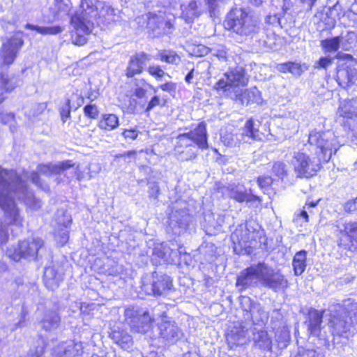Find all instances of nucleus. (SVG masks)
I'll return each instance as SVG.
<instances>
[{
	"label": "nucleus",
	"mask_w": 357,
	"mask_h": 357,
	"mask_svg": "<svg viewBox=\"0 0 357 357\" xmlns=\"http://www.w3.org/2000/svg\"><path fill=\"white\" fill-rule=\"evenodd\" d=\"M166 104V100L162 98L161 100L159 96H155L149 102L147 107L146 109V112H149L153 109L156 106H165Z\"/></svg>",
	"instance_id": "obj_51"
},
{
	"label": "nucleus",
	"mask_w": 357,
	"mask_h": 357,
	"mask_svg": "<svg viewBox=\"0 0 357 357\" xmlns=\"http://www.w3.org/2000/svg\"><path fill=\"white\" fill-rule=\"evenodd\" d=\"M212 219H213V213L207 214L205 215V221L208 222V227H207V231H206L208 233L211 232V228L216 229L217 227L220 226V224L213 222V221H212Z\"/></svg>",
	"instance_id": "obj_59"
},
{
	"label": "nucleus",
	"mask_w": 357,
	"mask_h": 357,
	"mask_svg": "<svg viewBox=\"0 0 357 357\" xmlns=\"http://www.w3.org/2000/svg\"><path fill=\"white\" fill-rule=\"evenodd\" d=\"M296 357H324V355L315 349L301 348Z\"/></svg>",
	"instance_id": "obj_47"
},
{
	"label": "nucleus",
	"mask_w": 357,
	"mask_h": 357,
	"mask_svg": "<svg viewBox=\"0 0 357 357\" xmlns=\"http://www.w3.org/2000/svg\"><path fill=\"white\" fill-rule=\"evenodd\" d=\"M181 8L182 10L181 17L187 23L192 22L195 18L201 15L197 1L195 0H191L188 4H182Z\"/></svg>",
	"instance_id": "obj_35"
},
{
	"label": "nucleus",
	"mask_w": 357,
	"mask_h": 357,
	"mask_svg": "<svg viewBox=\"0 0 357 357\" xmlns=\"http://www.w3.org/2000/svg\"><path fill=\"white\" fill-rule=\"evenodd\" d=\"M211 17H217L220 15L221 7L226 3L227 0H205Z\"/></svg>",
	"instance_id": "obj_42"
},
{
	"label": "nucleus",
	"mask_w": 357,
	"mask_h": 357,
	"mask_svg": "<svg viewBox=\"0 0 357 357\" xmlns=\"http://www.w3.org/2000/svg\"><path fill=\"white\" fill-rule=\"evenodd\" d=\"M16 200L23 202L33 210L41 207L40 201L33 196L16 171L0 167V208L3 212L4 222L7 225L22 226L24 218L21 215Z\"/></svg>",
	"instance_id": "obj_1"
},
{
	"label": "nucleus",
	"mask_w": 357,
	"mask_h": 357,
	"mask_svg": "<svg viewBox=\"0 0 357 357\" xmlns=\"http://www.w3.org/2000/svg\"><path fill=\"white\" fill-rule=\"evenodd\" d=\"M24 178L28 177V174L25 172H24ZM29 178L31 179V181L33 183H34L35 185H36L38 186H41V181H40V176H39L38 172H31V174L29 175Z\"/></svg>",
	"instance_id": "obj_60"
},
{
	"label": "nucleus",
	"mask_w": 357,
	"mask_h": 357,
	"mask_svg": "<svg viewBox=\"0 0 357 357\" xmlns=\"http://www.w3.org/2000/svg\"><path fill=\"white\" fill-rule=\"evenodd\" d=\"M176 251L171 249L167 244L165 243L155 244L152 250V255L153 256L166 261H169V259L176 256Z\"/></svg>",
	"instance_id": "obj_37"
},
{
	"label": "nucleus",
	"mask_w": 357,
	"mask_h": 357,
	"mask_svg": "<svg viewBox=\"0 0 357 357\" xmlns=\"http://www.w3.org/2000/svg\"><path fill=\"white\" fill-rule=\"evenodd\" d=\"M228 195L230 198L238 202H251L257 200L259 198L252 194L250 190H248L243 185H231L228 187Z\"/></svg>",
	"instance_id": "obj_24"
},
{
	"label": "nucleus",
	"mask_w": 357,
	"mask_h": 357,
	"mask_svg": "<svg viewBox=\"0 0 357 357\" xmlns=\"http://www.w3.org/2000/svg\"><path fill=\"white\" fill-rule=\"evenodd\" d=\"M160 337L169 344L176 342L182 335V331L176 323L166 315H163L158 324Z\"/></svg>",
	"instance_id": "obj_16"
},
{
	"label": "nucleus",
	"mask_w": 357,
	"mask_h": 357,
	"mask_svg": "<svg viewBox=\"0 0 357 357\" xmlns=\"http://www.w3.org/2000/svg\"><path fill=\"white\" fill-rule=\"evenodd\" d=\"M112 340L123 349H129L132 344V338L123 330H113L110 334Z\"/></svg>",
	"instance_id": "obj_36"
},
{
	"label": "nucleus",
	"mask_w": 357,
	"mask_h": 357,
	"mask_svg": "<svg viewBox=\"0 0 357 357\" xmlns=\"http://www.w3.org/2000/svg\"><path fill=\"white\" fill-rule=\"evenodd\" d=\"M149 188V196L151 197L157 198L159 194L158 185L155 183H151Z\"/></svg>",
	"instance_id": "obj_62"
},
{
	"label": "nucleus",
	"mask_w": 357,
	"mask_h": 357,
	"mask_svg": "<svg viewBox=\"0 0 357 357\" xmlns=\"http://www.w3.org/2000/svg\"><path fill=\"white\" fill-rule=\"evenodd\" d=\"M266 22L272 25H279L280 24V19L277 15H268L266 17Z\"/></svg>",
	"instance_id": "obj_64"
},
{
	"label": "nucleus",
	"mask_w": 357,
	"mask_h": 357,
	"mask_svg": "<svg viewBox=\"0 0 357 357\" xmlns=\"http://www.w3.org/2000/svg\"><path fill=\"white\" fill-rule=\"evenodd\" d=\"M229 29L242 36H252L260 30V22L250 10L236 7L227 14L225 21Z\"/></svg>",
	"instance_id": "obj_6"
},
{
	"label": "nucleus",
	"mask_w": 357,
	"mask_h": 357,
	"mask_svg": "<svg viewBox=\"0 0 357 357\" xmlns=\"http://www.w3.org/2000/svg\"><path fill=\"white\" fill-rule=\"evenodd\" d=\"M321 160L317 156L310 157L305 153L294 151L291 165L297 178H309L316 175L321 169Z\"/></svg>",
	"instance_id": "obj_10"
},
{
	"label": "nucleus",
	"mask_w": 357,
	"mask_h": 357,
	"mask_svg": "<svg viewBox=\"0 0 357 357\" xmlns=\"http://www.w3.org/2000/svg\"><path fill=\"white\" fill-rule=\"evenodd\" d=\"M253 347L261 351H271L272 349V340L265 330H257L254 328L252 331Z\"/></svg>",
	"instance_id": "obj_27"
},
{
	"label": "nucleus",
	"mask_w": 357,
	"mask_h": 357,
	"mask_svg": "<svg viewBox=\"0 0 357 357\" xmlns=\"http://www.w3.org/2000/svg\"><path fill=\"white\" fill-rule=\"evenodd\" d=\"M147 26L155 36L169 34L172 32L173 25L165 17V14L159 12L158 14L149 13Z\"/></svg>",
	"instance_id": "obj_18"
},
{
	"label": "nucleus",
	"mask_w": 357,
	"mask_h": 357,
	"mask_svg": "<svg viewBox=\"0 0 357 357\" xmlns=\"http://www.w3.org/2000/svg\"><path fill=\"white\" fill-rule=\"evenodd\" d=\"M148 72L152 76L156 78H161L165 74V71L159 66H151L148 68Z\"/></svg>",
	"instance_id": "obj_55"
},
{
	"label": "nucleus",
	"mask_w": 357,
	"mask_h": 357,
	"mask_svg": "<svg viewBox=\"0 0 357 357\" xmlns=\"http://www.w3.org/2000/svg\"><path fill=\"white\" fill-rule=\"evenodd\" d=\"M344 209L347 213H353L357 211V198L349 200L345 203Z\"/></svg>",
	"instance_id": "obj_56"
},
{
	"label": "nucleus",
	"mask_w": 357,
	"mask_h": 357,
	"mask_svg": "<svg viewBox=\"0 0 357 357\" xmlns=\"http://www.w3.org/2000/svg\"><path fill=\"white\" fill-rule=\"evenodd\" d=\"M242 303L248 305V307L245 308L244 310L250 313L253 324H257L259 321L264 322V320L267 319V314L260 306V305L256 303L252 304L250 298H243Z\"/></svg>",
	"instance_id": "obj_29"
},
{
	"label": "nucleus",
	"mask_w": 357,
	"mask_h": 357,
	"mask_svg": "<svg viewBox=\"0 0 357 357\" xmlns=\"http://www.w3.org/2000/svg\"><path fill=\"white\" fill-rule=\"evenodd\" d=\"M318 202H319V200H317L316 202H306V204L303 206V210L299 213V214L298 215L299 217L303 218L305 220V222H308L309 221V215H308L307 210H310L311 208H316Z\"/></svg>",
	"instance_id": "obj_50"
},
{
	"label": "nucleus",
	"mask_w": 357,
	"mask_h": 357,
	"mask_svg": "<svg viewBox=\"0 0 357 357\" xmlns=\"http://www.w3.org/2000/svg\"><path fill=\"white\" fill-rule=\"evenodd\" d=\"M25 27L27 29L36 31L38 33L43 35L56 34L61 31V28L58 26H40L37 25H33L31 24H26Z\"/></svg>",
	"instance_id": "obj_43"
},
{
	"label": "nucleus",
	"mask_w": 357,
	"mask_h": 357,
	"mask_svg": "<svg viewBox=\"0 0 357 357\" xmlns=\"http://www.w3.org/2000/svg\"><path fill=\"white\" fill-rule=\"evenodd\" d=\"M159 57L162 61L175 65L181 61V57L173 51H163L159 54Z\"/></svg>",
	"instance_id": "obj_46"
},
{
	"label": "nucleus",
	"mask_w": 357,
	"mask_h": 357,
	"mask_svg": "<svg viewBox=\"0 0 357 357\" xmlns=\"http://www.w3.org/2000/svg\"><path fill=\"white\" fill-rule=\"evenodd\" d=\"M172 287V280L169 275L153 272L151 275L142 278L141 288L147 295L159 296H166Z\"/></svg>",
	"instance_id": "obj_11"
},
{
	"label": "nucleus",
	"mask_w": 357,
	"mask_h": 357,
	"mask_svg": "<svg viewBox=\"0 0 357 357\" xmlns=\"http://www.w3.org/2000/svg\"><path fill=\"white\" fill-rule=\"evenodd\" d=\"M211 54L218 59L220 61L226 62L227 61L228 52L226 47L223 45H216L210 48Z\"/></svg>",
	"instance_id": "obj_45"
},
{
	"label": "nucleus",
	"mask_w": 357,
	"mask_h": 357,
	"mask_svg": "<svg viewBox=\"0 0 357 357\" xmlns=\"http://www.w3.org/2000/svg\"><path fill=\"white\" fill-rule=\"evenodd\" d=\"M119 118L114 114H103L98 127L104 130H112L119 126Z\"/></svg>",
	"instance_id": "obj_40"
},
{
	"label": "nucleus",
	"mask_w": 357,
	"mask_h": 357,
	"mask_svg": "<svg viewBox=\"0 0 357 357\" xmlns=\"http://www.w3.org/2000/svg\"><path fill=\"white\" fill-rule=\"evenodd\" d=\"M61 323V317L56 310H45L40 319L39 324L46 331L56 329Z\"/></svg>",
	"instance_id": "obj_26"
},
{
	"label": "nucleus",
	"mask_w": 357,
	"mask_h": 357,
	"mask_svg": "<svg viewBox=\"0 0 357 357\" xmlns=\"http://www.w3.org/2000/svg\"><path fill=\"white\" fill-rule=\"evenodd\" d=\"M150 59V55L143 52L131 56L125 70L126 76L128 78H132L137 75H140L143 72L146 63Z\"/></svg>",
	"instance_id": "obj_21"
},
{
	"label": "nucleus",
	"mask_w": 357,
	"mask_h": 357,
	"mask_svg": "<svg viewBox=\"0 0 357 357\" xmlns=\"http://www.w3.org/2000/svg\"><path fill=\"white\" fill-rule=\"evenodd\" d=\"M261 284L275 292L284 291L288 287V280L280 271L263 264Z\"/></svg>",
	"instance_id": "obj_12"
},
{
	"label": "nucleus",
	"mask_w": 357,
	"mask_h": 357,
	"mask_svg": "<svg viewBox=\"0 0 357 357\" xmlns=\"http://www.w3.org/2000/svg\"><path fill=\"white\" fill-rule=\"evenodd\" d=\"M307 144L308 149L314 151L318 158L326 162L331 160L333 154H335L341 146L333 131L317 128L309 132Z\"/></svg>",
	"instance_id": "obj_5"
},
{
	"label": "nucleus",
	"mask_w": 357,
	"mask_h": 357,
	"mask_svg": "<svg viewBox=\"0 0 357 357\" xmlns=\"http://www.w3.org/2000/svg\"><path fill=\"white\" fill-rule=\"evenodd\" d=\"M45 250L42 238H31L20 241L17 246L8 248L6 255L15 261H20L22 259L33 261L42 257Z\"/></svg>",
	"instance_id": "obj_7"
},
{
	"label": "nucleus",
	"mask_w": 357,
	"mask_h": 357,
	"mask_svg": "<svg viewBox=\"0 0 357 357\" xmlns=\"http://www.w3.org/2000/svg\"><path fill=\"white\" fill-rule=\"evenodd\" d=\"M263 264L264 262H259L242 271L237 278L236 285L242 289L257 286L261 282Z\"/></svg>",
	"instance_id": "obj_13"
},
{
	"label": "nucleus",
	"mask_w": 357,
	"mask_h": 357,
	"mask_svg": "<svg viewBox=\"0 0 357 357\" xmlns=\"http://www.w3.org/2000/svg\"><path fill=\"white\" fill-rule=\"evenodd\" d=\"M306 259L307 252L305 250H301L294 255L292 265L296 275H301L305 271L307 266Z\"/></svg>",
	"instance_id": "obj_39"
},
{
	"label": "nucleus",
	"mask_w": 357,
	"mask_h": 357,
	"mask_svg": "<svg viewBox=\"0 0 357 357\" xmlns=\"http://www.w3.org/2000/svg\"><path fill=\"white\" fill-rule=\"evenodd\" d=\"M84 113L86 116L92 119H96L98 116L99 111L96 105L89 104L84 107Z\"/></svg>",
	"instance_id": "obj_49"
},
{
	"label": "nucleus",
	"mask_w": 357,
	"mask_h": 357,
	"mask_svg": "<svg viewBox=\"0 0 357 357\" xmlns=\"http://www.w3.org/2000/svg\"><path fill=\"white\" fill-rule=\"evenodd\" d=\"M208 149L206 124L203 121L194 129L176 137L174 154L179 161H192L197 158L199 150Z\"/></svg>",
	"instance_id": "obj_4"
},
{
	"label": "nucleus",
	"mask_w": 357,
	"mask_h": 357,
	"mask_svg": "<svg viewBox=\"0 0 357 357\" xmlns=\"http://www.w3.org/2000/svg\"><path fill=\"white\" fill-rule=\"evenodd\" d=\"M24 45V40L18 35H15L4 43L0 50V57L5 65H10L15 61L20 48Z\"/></svg>",
	"instance_id": "obj_17"
},
{
	"label": "nucleus",
	"mask_w": 357,
	"mask_h": 357,
	"mask_svg": "<svg viewBox=\"0 0 357 357\" xmlns=\"http://www.w3.org/2000/svg\"><path fill=\"white\" fill-rule=\"evenodd\" d=\"M332 63L331 59L328 57H321L316 63L314 67L316 68H321L326 69Z\"/></svg>",
	"instance_id": "obj_57"
},
{
	"label": "nucleus",
	"mask_w": 357,
	"mask_h": 357,
	"mask_svg": "<svg viewBox=\"0 0 357 357\" xmlns=\"http://www.w3.org/2000/svg\"><path fill=\"white\" fill-rule=\"evenodd\" d=\"M340 238L338 245L348 250H353L356 248L357 244V222H345L340 227Z\"/></svg>",
	"instance_id": "obj_15"
},
{
	"label": "nucleus",
	"mask_w": 357,
	"mask_h": 357,
	"mask_svg": "<svg viewBox=\"0 0 357 357\" xmlns=\"http://www.w3.org/2000/svg\"><path fill=\"white\" fill-rule=\"evenodd\" d=\"M60 114L61 116V119L63 123L66 121V120L70 116V100L69 99L67 100L66 104L64 107H63L60 110Z\"/></svg>",
	"instance_id": "obj_54"
},
{
	"label": "nucleus",
	"mask_w": 357,
	"mask_h": 357,
	"mask_svg": "<svg viewBox=\"0 0 357 357\" xmlns=\"http://www.w3.org/2000/svg\"><path fill=\"white\" fill-rule=\"evenodd\" d=\"M210 52V48L204 45H197L192 49V54L195 56H204Z\"/></svg>",
	"instance_id": "obj_52"
},
{
	"label": "nucleus",
	"mask_w": 357,
	"mask_h": 357,
	"mask_svg": "<svg viewBox=\"0 0 357 357\" xmlns=\"http://www.w3.org/2000/svg\"><path fill=\"white\" fill-rule=\"evenodd\" d=\"M321 47L328 52H337L340 47L345 51L349 50V45L344 43L341 36L325 39L321 42Z\"/></svg>",
	"instance_id": "obj_33"
},
{
	"label": "nucleus",
	"mask_w": 357,
	"mask_h": 357,
	"mask_svg": "<svg viewBox=\"0 0 357 357\" xmlns=\"http://www.w3.org/2000/svg\"><path fill=\"white\" fill-rule=\"evenodd\" d=\"M273 174L281 180H284L288 176L287 165L282 161L274 162L272 167Z\"/></svg>",
	"instance_id": "obj_44"
},
{
	"label": "nucleus",
	"mask_w": 357,
	"mask_h": 357,
	"mask_svg": "<svg viewBox=\"0 0 357 357\" xmlns=\"http://www.w3.org/2000/svg\"><path fill=\"white\" fill-rule=\"evenodd\" d=\"M305 70H307V67L305 65L289 61V73L293 75L300 76Z\"/></svg>",
	"instance_id": "obj_48"
},
{
	"label": "nucleus",
	"mask_w": 357,
	"mask_h": 357,
	"mask_svg": "<svg viewBox=\"0 0 357 357\" xmlns=\"http://www.w3.org/2000/svg\"><path fill=\"white\" fill-rule=\"evenodd\" d=\"M136 319V326L130 327L131 331L135 333H146L152 328L154 323V317L150 314L148 309L144 315L139 316Z\"/></svg>",
	"instance_id": "obj_30"
},
{
	"label": "nucleus",
	"mask_w": 357,
	"mask_h": 357,
	"mask_svg": "<svg viewBox=\"0 0 357 357\" xmlns=\"http://www.w3.org/2000/svg\"><path fill=\"white\" fill-rule=\"evenodd\" d=\"M139 131L137 129H124L122 135L126 140H135L137 138Z\"/></svg>",
	"instance_id": "obj_53"
},
{
	"label": "nucleus",
	"mask_w": 357,
	"mask_h": 357,
	"mask_svg": "<svg viewBox=\"0 0 357 357\" xmlns=\"http://www.w3.org/2000/svg\"><path fill=\"white\" fill-rule=\"evenodd\" d=\"M159 88H160L162 91L171 93L174 91L176 89V84L174 82H167L164 84H161Z\"/></svg>",
	"instance_id": "obj_63"
},
{
	"label": "nucleus",
	"mask_w": 357,
	"mask_h": 357,
	"mask_svg": "<svg viewBox=\"0 0 357 357\" xmlns=\"http://www.w3.org/2000/svg\"><path fill=\"white\" fill-rule=\"evenodd\" d=\"M83 354V343L74 340L62 342L53 349L54 357H82Z\"/></svg>",
	"instance_id": "obj_19"
},
{
	"label": "nucleus",
	"mask_w": 357,
	"mask_h": 357,
	"mask_svg": "<svg viewBox=\"0 0 357 357\" xmlns=\"http://www.w3.org/2000/svg\"><path fill=\"white\" fill-rule=\"evenodd\" d=\"M136 319V326L130 327L131 331L135 333H146L152 328L154 323V317L150 314L148 309L144 315L139 316Z\"/></svg>",
	"instance_id": "obj_31"
},
{
	"label": "nucleus",
	"mask_w": 357,
	"mask_h": 357,
	"mask_svg": "<svg viewBox=\"0 0 357 357\" xmlns=\"http://www.w3.org/2000/svg\"><path fill=\"white\" fill-rule=\"evenodd\" d=\"M8 238V231L6 225H0V243H5Z\"/></svg>",
	"instance_id": "obj_61"
},
{
	"label": "nucleus",
	"mask_w": 357,
	"mask_h": 357,
	"mask_svg": "<svg viewBox=\"0 0 357 357\" xmlns=\"http://www.w3.org/2000/svg\"><path fill=\"white\" fill-rule=\"evenodd\" d=\"M261 231L251 225V222L241 224L231 235L234 244V250L237 254L249 253L252 246V242L257 237L261 236Z\"/></svg>",
	"instance_id": "obj_9"
},
{
	"label": "nucleus",
	"mask_w": 357,
	"mask_h": 357,
	"mask_svg": "<svg viewBox=\"0 0 357 357\" xmlns=\"http://www.w3.org/2000/svg\"><path fill=\"white\" fill-rule=\"evenodd\" d=\"M147 308H144L138 305H130L127 307L124 310V322L128 324L130 328L136 326L135 320L139 316L144 315Z\"/></svg>",
	"instance_id": "obj_34"
},
{
	"label": "nucleus",
	"mask_w": 357,
	"mask_h": 357,
	"mask_svg": "<svg viewBox=\"0 0 357 357\" xmlns=\"http://www.w3.org/2000/svg\"><path fill=\"white\" fill-rule=\"evenodd\" d=\"M74 165L75 163L73 160H68L55 164L40 165L38 166L37 170L43 175L50 176L53 174H63Z\"/></svg>",
	"instance_id": "obj_23"
},
{
	"label": "nucleus",
	"mask_w": 357,
	"mask_h": 357,
	"mask_svg": "<svg viewBox=\"0 0 357 357\" xmlns=\"http://www.w3.org/2000/svg\"><path fill=\"white\" fill-rule=\"evenodd\" d=\"M15 85L13 79L9 77L6 73H0V103L3 100L4 93L9 92L13 89Z\"/></svg>",
	"instance_id": "obj_41"
},
{
	"label": "nucleus",
	"mask_w": 357,
	"mask_h": 357,
	"mask_svg": "<svg viewBox=\"0 0 357 357\" xmlns=\"http://www.w3.org/2000/svg\"><path fill=\"white\" fill-rule=\"evenodd\" d=\"M334 309L351 320L352 317L357 314V303L351 299H347L342 305H335Z\"/></svg>",
	"instance_id": "obj_38"
},
{
	"label": "nucleus",
	"mask_w": 357,
	"mask_h": 357,
	"mask_svg": "<svg viewBox=\"0 0 357 357\" xmlns=\"http://www.w3.org/2000/svg\"><path fill=\"white\" fill-rule=\"evenodd\" d=\"M257 182L261 188H265L272 184L273 178L269 176H259Z\"/></svg>",
	"instance_id": "obj_58"
},
{
	"label": "nucleus",
	"mask_w": 357,
	"mask_h": 357,
	"mask_svg": "<svg viewBox=\"0 0 357 357\" xmlns=\"http://www.w3.org/2000/svg\"><path fill=\"white\" fill-rule=\"evenodd\" d=\"M248 82V78L245 75V70L237 67L225 73L213 87L223 96L239 100L243 105L257 102L260 100V92L257 88H251L244 91L242 89Z\"/></svg>",
	"instance_id": "obj_3"
},
{
	"label": "nucleus",
	"mask_w": 357,
	"mask_h": 357,
	"mask_svg": "<svg viewBox=\"0 0 357 357\" xmlns=\"http://www.w3.org/2000/svg\"><path fill=\"white\" fill-rule=\"evenodd\" d=\"M259 124L252 119L248 120L241 130H227L221 136L222 143L229 147L239 146L241 143H250V140H260Z\"/></svg>",
	"instance_id": "obj_8"
},
{
	"label": "nucleus",
	"mask_w": 357,
	"mask_h": 357,
	"mask_svg": "<svg viewBox=\"0 0 357 357\" xmlns=\"http://www.w3.org/2000/svg\"><path fill=\"white\" fill-rule=\"evenodd\" d=\"M190 220V215L185 211H175L169 218V229L175 235H180L188 228Z\"/></svg>",
	"instance_id": "obj_22"
},
{
	"label": "nucleus",
	"mask_w": 357,
	"mask_h": 357,
	"mask_svg": "<svg viewBox=\"0 0 357 357\" xmlns=\"http://www.w3.org/2000/svg\"><path fill=\"white\" fill-rule=\"evenodd\" d=\"M336 77L338 84L345 89L355 82L357 71L350 66H342L338 67Z\"/></svg>",
	"instance_id": "obj_25"
},
{
	"label": "nucleus",
	"mask_w": 357,
	"mask_h": 357,
	"mask_svg": "<svg viewBox=\"0 0 357 357\" xmlns=\"http://www.w3.org/2000/svg\"><path fill=\"white\" fill-rule=\"evenodd\" d=\"M94 0H82L80 13H76L71 18L74 30L72 33L73 43L77 45H83L87 41L86 36L93 27L91 19L98 17L102 22L109 24L114 20V10L105 2Z\"/></svg>",
	"instance_id": "obj_2"
},
{
	"label": "nucleus",
	"mask_w": 357,
	"mask_h": 357,
	"mask_svg": "<svg viewBox=\"0 0 357 357\" xmlns=\"http://www.w3.org/2000/svg\"><path fill=\"white\" fill-rule=\"evenodd\" d=\"M228 345L231 349L243 345L246 342V331L243 326H234L226 335Z\"/></svg>",
	"instance_id": "obj_28"
},
{
	"label": "nucleus",
	"mask_w": 357,
	"mask_h": 357,
	"mask_svg": "<svg viewBox=\"0 0 357 357\" xmlns=\"http://www.w3.org/2000/svg\"><path fill=\"white\" fill-rule=\"evenodd\" d=\"M315 309H311L308 312V319L306 321L307 331L314 336L319 337L320 340H326L328 335L326 331H322L321 327L323 313Z\"/></svg>",
	"instance_id": "obj_20"
},
{
	"label": "nucleus",
	"mask_w": 357,
	"mask_h": 357,
	"mask_svg": "<svg viewBox=\"0 0 357 357\" xmlns=\"http://www.w3.org/2000/svg\"><path fill=\"white\" fill-rule=\"evenodd\" d=\"M326 316L328 317L327 324L332 335L343 337L350 330L351 326L350 319L335 309L331 310Z\"/></svg>",
	"instance_id": "obj_14"
},
{
	"label": "nucleus",
	"mask_w": 357,
	"mask_h": 357,
	"mask_svg": "<svg viewBox=\"0 0 357 357\" xmlns=\"http://www.w3.org/2000/svg\"><path fill=\"white\" fill-rule=\"evenodd\" d=\"M43 280L49 289H54L63 280V275L54 266H47L44 271Z\"/></svg>",
	"instance_id": "obj_32"
}]
</instances>
